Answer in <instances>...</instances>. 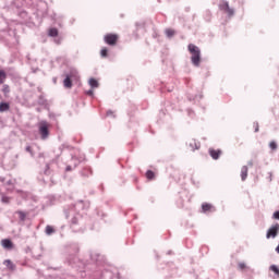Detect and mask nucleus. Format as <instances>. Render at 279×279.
I'll return each instance as SVG.
<instances>
[{
	"label": "nucleus",
	"mask_w": 279,
	"mask_h": 279,
	"mask_svg": "<svg viewBox=\"0 0 279 279\" xmlns=\"http://www.w3.org/2000/svg\"><path fill=\"white\" fill-rule=\"evenodd\" d=\"M190 53L192 54L191 60L194 66H199V62L202 60V52L199 48L193 44H190L187 47Z\"/></svg>",
	"instance_id": "obj_1"
},
{
	"label": "nucleus",
	"mask_w": 279,
	"mask_h": 279,
	"mask_svg": "<svg viewBox=\"0 0 279 279\" xmlns=\"http://www.w3.org/2000/svg\"><path fill=\"white\" fill-rule=\"evenodd\" d=\"M39 134L45 141L49 136V123L47 121H41L38 123Z\"/></svg>",
	"instance_id": "obj_2"
},
{
	"label": "nucleus",
	"mask_w": 279,
	"mask_h": 279,
	"mask_svg": "<svg viewBox=\"0 0 279 279\" xmlns=\"http://www.w3.org/2000/svg\"><path fill=\"white\" fill-rule=\"evenodd\" d=\"M278 232H279V225L276 223L267 230L266 239H276L278 236Z\"/></svg>",
	"instance_id": "obj_3"
},
{
	"label": "nucleus",
	"mask_w": 279,
	"mask_h": 279,
	"mask_svg": "<svg viewBox=\"0 0 279 279\" xmlns=\"http://www.w3.org/2000/svg\"><path fill=\"white\" fill-rule=\"evenodd\" d=\"M219 8H220V10L226 12L228 14V16H234V10L230 8L228 2H226V1L220 2Z\"/></svg>",
	"instance_id": "obj_4"
},
{
	"label": "nucleus",
	"mask_w": 279,
	"mask_h": 279,
	"mask_svg": "<svg viewBox=\"0 0 279 279\" xmlns=\"http://www.w3.org/2000/svg\"><path fill=\"white\" fill-rule=\"evenodd\" d=\"M119 39V37L117 35H106L105 36V43H107V45H117V40Z\"/></svg>",
	"instance_id": "obj_5"
},
{
	"label": "nucleus",
	"mask_w": 279,
	"mask_h": 279,
	"mask_svg": "<svg viewBox=\"0 0 279 279\" xmlns=\"http://www.w3.org/2000/svg\"><path fill=\"white\" fill-rule=\"evenodd\" d=\"M1 245L2 247H4V250H12V247H14V244H12V241L8 239L2 240Z\"/></svg>",
	"instance_id": "obj_6"
},
{
	"label": "nucleus",
	"mask_w": 279,
	"mask_h": 279,
	"mask_svg": "<svg viewBox=\"0 0 279 279\" xmlns=\"http://www.w3.org/2000/svg\"><path fill=\"white\" fill-rule=\"evenodd\" d=\"M209 154L214 160H218L221 155V150L209 149Z\"/></svg>",
	"instance_id": "obj_7"
},
{
	"label": "nucleus",
	"mask_w": 279,
	"mask_h": 279,
	"mask_svg": "<svg viewBox=\"0 0 279 279\" xmlns=\"http://www.w3.org/2000/svg\"><path fill=\"white\" fill-rule=\"evenodd\" d=\"M241 180L245 182L247 180V166H243L241 169Z\"/></svg>",
	"instance_id": "obj_8"
},
{
	"label": "nucleus",
	"mask_w": 279,
	"mask_h": 279,
	"mask_svg": "<svg viewBox=\"0 0 279 279\" xmlns=\"http://www.w3.org/2000/svg\"><path fill=\"white\" fill-rule=\"evenodd\" d=\"M3 265H5V267H7L8 269H10L11 271H14V269L16 268V266H14V264H13L12 260H10V259H5V260L3 262Z\"/></svg>",
	"instance_id": "obj_9"
},
{
	"label": "nucleus",
	"mask_w": 279,
	"mask_h": 279,
	"mask_svg": "<svg viewBox=\"0 0 279 279\" xmlns=\"http://www.w3.org/2000/svg\"><path fill=\"white\" fill-rule=\"evenodd\" d=\"M8 110H10V104L1 102L0 104V112H8Z\"/></svg>",
	"instance_id": "obj_10"
},
{
	"label": "nucleus",
	"mask_w": 279,
	"mask_h": 279,
	"mask_svg": "<svg viewBox=\"0 0 279 279\" xmlns=\"http://www.w3.org/2000/svg\"><path fill=\"white\" fill-rule=\"evenodd\" d=\"M63 85L65 88H71V86H73V84L71 83V76H66L63 81Z\"/></svg>",
	"instance_id": "obj_11"
},
{
	"label": "nucleus",
	"mask_w": 279,
	"mask_h": 279,
	"mask_svg": "<svg viewBox=\"0 0 279 279\" xmlns=\"http://www.w3.org/2000/svg\"><path fill=\"white\" fill-rule=\"evenodd\" d=\"M88 84L92 88H98L99 87V82H97V80H95V78H89Z\"/></svg>",
	"instance_id": "obj_12"
},
{
	"label": "nucleus",
	"mask_w": 279,
	"mask_h": 279,
	"mask_svg": "<svg viewBox=\"0 0 279 279\" xmlns=\"http://www.w3.org/2000/svg\"><path fill=\"white\" fill-rule=\"evenodd\" d=\"M203 208V213H208V210H210L213 208V205L208 204V203H204L202 205Z\"/></svg>",
	"instance_id": "obj_13"
},
{
	"label": "nucleus",
	"mask_w": 279,
	"mask_h": 279,
	"mask_svg": "<svg viewBox=\"0 0 279 279\" xmlns=\"http://www.w3.org/2000/svg\"><path fill=\"white\" fill-rule=\"evenodd\" d=\"M270 271H274V274H276V276H278V278H279V268H278V266L271 265L270 266Z\"/></svg>",
	"instance_id": "obj_14"
},
{
	"label": "nucleus",
	"mask_w": 279,
	"mask_h": 279,
	"mask_svg": "<svg viewBox=\"0 0 279 279\" xmlns=\"http://www.w3.org/2000/svg\"><path fill=\"white\" fill-rule=\"evenodd\" d=\"M5 77H7L5 72L0 70V84H3V82H5Z\"/></svg>",
	"instance_id": "obj_15"
},
{
	"label": "nucleus",
	"mask_w": 279,
	"mask_h": 279,
	"mask_svg": "<svg viewBox=\"0 0 279 279\" xmlns=\"http://www.w3.org/2000/svg\"><path fill=\"white\" fill-rule=\"evenodd\" d=\"M53 232H56L53 230V227H51V226H47L46 227V234L51 235V234H53Z\"/></svg>",
	"instance_id": "obj_16"
},
{
	"label": "nucleus",
	"mask_w": 279,
	"mask_h": 279,
	"mask_svg": "<svg viewBox=\"0 0 279 279\" xmlns=\"http://www.w3.org/2000/svg\"><path fill=\"white\" fill-rule=\"evenodd\" d=\"M49 36H52V37L58 36V28H50L49 29Z\"/></svg>",
	"instance_id": "obj_17"
},
{
	"label": "nucleus",
	"mask_w": 279,
	"mask_h": 279,
	"mask_svg": "<svg viewBox=\"0 0 279 279\" xmlns=\"http://www.w3.org/2000/svg\"><path fill=\"white\" fill-rule=\"evenodd\" d=\"M173 34H175V32L173 29H171V28L166 29V36L168 38H171L173 36Z\"/></svg>",
	"instance_id": "obj_18"
},
{
	"label": "nucleus",
	"mask_w": 279,
	"mask_h": 279,
	"mask_svg": "<svg viewBox=\"0 0 279 279\" xmlns=\"http://www.w3.org/2000/svg\"><path fill=\"white\" fill-rule=\"evenodd\" d=\"M154 171H151V170H148L147 172H146V178L148 179V180H154Z\"/></svg>",
	"instance_id": "obj_19"
},
{
	"label": "nucleus",
	"mask_w": 279,
	"mask_h": 279,
	"mask_svg": "<svg viewBox=\"0 0 279 279\" xmlns=\"http://www.w3.org/2000/svg\"><path fill=\"white\" fill-rule=\"evenodd\" d=\"M100 56L102 58H106V56H108V49L107 48H102L101 51H100Z\"/></svg>",
	"instance_id": "obj_20"
},
{
	"label": "nucleus",
	"mask_w": 279,
	"mask_h": 279,
	"mask_svg": "<svg viewBox=\"0 0 279 279\" xmlns=\"http://www.w3.org/2000/svg\"><path fill=\"white\" fill-rule=\"evenodd\" d=\"M17 215H19L21 221H25V217H26L25 213L19 211Z\"/></svg>",
	"instance_id": "obj_21"
},
{
	"label": "nucleus",
	"mask_w": 279,
	"mask_h": 279,
	"mask_svg": "<svg viewBox=\"0 0 279 279\" xmlns=\"http://www.w3.org/2000/svg\"><path fill=\"white\" fill-rule=\"evenodd\" d=\"M269 147L270 149H278V144H276V142H270Z\"/></svg>",
	"instance_id": "obj_22"
},
{
	"label": "nucleus",
	"mask_w": 279,
	"mask_h": 279,
	"mask_svg": "<svg viewBox=\"0 0 279 279\" xmlns=\"http://www.w3.org/2000/svg\"><path fill=\"white\" fill-rule=\"evenodd\" d=\"M1 201L3 202V204H8L10 202V198L7 196H2Z\"/></svg>",
	"instance_id": "obj_23"
},
{
	"label": "nucleus",
	"mask_w": 279,
	"mask_h": 279,
	"mask_svg": "<svg viewBox=\"0 0 279 279\" xmlns=\"http://www.w3.org/2000/svg\"><path fill=\"white\" fill-rule=\"evenodd\" d=\"M26 151H28V154H31V156H34V153L32 151V147L31 146L26 147Z\"/></svg>",
	"instance_id": "obj_24"
},
{
	"label": "nucleus",
	"mask_w": 279,
	"mask_h": 279,
	"mask_svg": "<svg viewBox=\"0 0 279 279\" xmlns=\"http://www.w3.org/2000/svg\"><path fill=\"white\" fill-rule=\"evenodd\" d=\"M245 267H246V266H245V263H240V264H239V269H245Z\"/></svg>",
	"instance_id": "obj_25"
},
{
	"label": "nucleus",
	"mask_w": 279,
	"mask_h": 279,
	"mask_svg": "<svg viewBox=\"0 0 279 279\" xmlns=\"http://www.w3.org/2000/svg\"><path fill=\"white\" fill-rule=\"evenodd\" d=\"M274 219H279V211H276V213L274 214Z\"/></svg>",
	"instance_id": "obj_26"
},
{
	"label": "nucleus",
	"mask_w": 279,
	"mask_h": 279,
	"mask_svg": "<svg viewBox=\"0 0 279 279\" xmlns=\"http://www.w3.org/2000/svg\"><path fill=\"white\" fill-rule=\"evenodd\" d=\"M4 93H10L8 85H4Z\"/></svg>",
	"instance_id": "obj_27"
},
{
	"label": "nucleus",
	"mask_w": 279,
	"mask_h": 279,
	"mask_svg": "<svg viewBox=\"0 0 279 279\" xmlns=\"http://www.w3.org/2000/svg\"><path fill=\"white\" fill-rule=\"evenodd\" d=\"M86 94L89 95V96H93V90L89 89V90L86 92Z\"/></svg>",
	"instance_id": "obj_28"
},
{
	"label": "nucleus",
	"mask_w": 279,
	"mask_h": 279,
	"mask_svg": "<svg viewBox=\"0 0 279 279\" xmlns=\"http://www.w3.org/2000/svg\"><path fill=\"white\" fill-rule=\"evenodd\" d=\"M255 132H258V123H256Z\"/></svg>",
	"instance_id": "obj_29"
},
{
	"label": "nucleus",
	"mask_w": 279,
	"mask_h": 279,
	"mask_svg": "<svg viewBox=\"0 0 279 279\" xmlns=\"http://www.w3.org/2000/svg\"><path fill=\"white\" fill-rule=\"evenodd\" d=\"M195 149H199V145L195 144Z\"/></svg>",
	"instance_id": "obj_30"
},
{
	"label": "nucleus",
	"mask_w": 279,
	"mask_h": 279,
	"mask_svg": "<svg viewBox=\"0 0 279 279\" xmlns=\"http://www.w3.org/2000/svg\"><path fill=\"white\" fill-rule=\"evenodd\" d=\"M66 171H71V167H68V168H66Z\"/></svg>",
	"instance_id": "obj_31"
},
{
	"label": "nucleus",
	"mask_w": 279,
	"mask_h": 279,
	"mask_svg": "<svg viewBox=\"0 0 279 279\" xmlns=\"http://www.w3.org/2000/svg\"><path fill=\"white\" fill-rule=\"evenodd\" d=\"M107 114H112V111H108Z\"/></svg>",
	"instance_id": "obj_32"
}]
</instances>
